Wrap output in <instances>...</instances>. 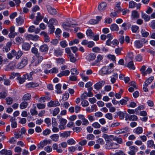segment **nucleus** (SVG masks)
Masks as SVG:
<instances>
[{
    "mask_svg": "<svg viewBox=\"0 0 155 155\" xmlns=\"http://www.w3.org/2000/svg\"><path fill=\"white\" fill-rule=\"evenodd\" d=\"M86 34L88 37L94 41H97L99 39V35H95L91 30L88 29L86 31Z\"/></svg>",
    "mask_w": 155,
    "mask_h": 155,
    "instance_id": "1",
    "label": "nucleus"
},
{
    "mask_svg": "<svg viewBox=\"0 0 155 155\" xmlns=\"http://www.w3.org/2000/svg\"><path fill=\"white\" fill-rule=\"evenodd\" d=\"M148 43L147 40L144 38H142L141 40H136L134 42V45L135 47L137 48H140L143 46V44H147Z\"/></svg>",
    "mask_w": 155,
    "mask_h": 155,
    "instance_id": "2",
    "label": "nucleus"
},
{
    "mask_svg": "<svg viewBox=\"0 0 155 155\" xmlns=\"http://www.w3.org/2000/svg\"><path fill=\"white\" fill-rule=\"evenodd\" d=\"M71 26L73 27H76L74 28V33H76L78 31V28L77 27V25L76 24H73L68 22H64L62 24V26L63 28L65 30L68 31L69 29V28L71 27Z\"/></svg>",
    "mask_w": 155,
    "mask_h": 155,
    "instance_id": "3",
    "label": "nucleus"
},
{
    "mask_svg": "<svg viewBox=\"0 0 155 155\" xmlns=\"http://www.w3.org/2000/svg\"><path fill=\"white\" fill-rule=\"evenodd\" d=\"M28 61V59L26 57L23 58L19 63L15 65V67L18 69H21L27 64Z\"/></svg>",
    "mask_w": 155,
    "mask_h": 155,
    "instance_id": "4",
    "label": "nucleus"
},
{
    "mask_svg": "<svg viewBox=\"0 0 155 155\" xmlns=\"http://www.w3.org/2000/svg\"><path fill=\"white\" fill-rule=\"evenodd\" d=\"M103 56L101 54L97 55L96 60L91 64L92 66H98L100 62L102 60Z\"/></svg>",
    "mask_w": 155,
    "mask_h": 155,
    "instance_id": "5",
    "label": "nucleus"
},
{
    "mask_svg": "<svg viewBox=\"0 0 155 155\" xmlns=\"http://www.w3.org/2000/svg\"><path fill=\"white\" fill-rule=\"evenodd\" d=\"M59 121V128L61 130L64 129L66 127L65 125L67 122V120L64 118L63 119H61Z\"/></svg>",
    "mask_w": 155,
    "mask_h": 155,
    "instance_id": "6",
    "label": "nucleus"
},
{
    "mask_svg": "<svg viewBox=\"0 0 155 155\" xmlns=\"http://www.w3.org/2000/svg\"><path fill=\"white\" fill-rule=\"evenodd\" d=\"M39 37L37 35H33L31 34H26L25 36V38L27 40H37Z\"/></svg>",
    "mask_w": 155,
    "mask_h": 155,
    "instance_id": "7",
    "label": "nucleus"
},
{
    "mask_svg": "<svg viewBox=\"0 0 155 155\" xmlns=\"http://www.w3.org/2000/svg\"><path fill=\"white\" fill-rule=\"evenodd\" d=\"M47 9L48 12L51 15H54L57 14V12L56 9L51 7L50 5H46Z\"/></svg>",
    "mask_w": 155,
    "mask_h": 155,
    "instance_id": "8",
    "label": "nucleus"
},
{
    "mask_svg": "<svg viewBox=\"0 0 155 155\" xmlns=\"http://www.w3.org/2000/svg\"><path fill=\"white\" fill-rule=\"evenodd\" d=\"M111 72V70H109V68L107 66H104L101 69L100 73L102 75L108 74Z\"/></svg>",
    "mask_w": 155,
    "mask_h": 155,
    "instance_id": "9",
    "label": "nucleus"
},
{
    "mask_svg": "<svg viewBox=\"0 0 155 155\" xmlns=\"http://www.w3.org/2000/svg\"><path fill=\"white\" fill-rule=\"evenodd\" d=\"M51 142V140H44L42 141H41L40 143L38 145V148H42L48 144H50Z\"/></svg>",
    "mask_w": 155,
    "mask_h": 155,
    "instance_id": "10",
    "label": "nucleus"
},
{
    "mask_svg": "<svg viewBox=\"0 0 155 155\" xmlns=\"http://www.w3.org/2000/svg\"><path fill=\"white\" fill-rule=\"evenodd\" d=\"M96 57V54L93 53H91L87 56L86 59L88 61L90 62L94 60Z\"/></svg>",
    "mask_w": 155,
    "mask_h": 155,
    "instance_id": "11",
    "label": "nucleus"
},
{
    "mask_svg": "<svg viewBox=\"0 0 155 155\" xmlns=\"http://www.w3.org/2000/svg\"><path fill=\"white\" fill-rule=\"evenodd\" d=\"M138 119L137 117L134 114L131 115H127L125 116V120L126 121H136Z\"/></svg>",
    "mask_w": 155,
    "mask_h": 155,
    "instance_id": "12",
    "label": "nucleus"
},
{
    "mask_svg": "<svg viewBox=\"0 0 155 155\" xmlns=\"http://www.w3.org/2000/svg\"><path fill=\"white\" fill-rule=\"evenodd\" d=\"M130 151L128 152L129 154L134 155L136 152L138 150L137 147L134 146H131L129 147Z\"/></svg>",
    "mask_w": 155,
    "mask_h": 155,
    "instance_id": "13",
    "label": "nucleus"
},
{
    "mask_svg": "<svg viewBox=\"0 0 155 155\" xmlns=\"http://www.w3.org/2000/svg\"><path fill=\"white\" fill-rule=\"evenodd\" d=\"M60 105V103L58 101H51L47 104L48 106L49 107L58 106Z\"/></svg>",
    "mask_w": 155,
    "mask_h": 155,
    "instance_id": "14",
    "label": "nucleus"
},
{
    "mask_svg": "<svg viewBox=\"0 0 155 155\" xmlns=\"http://www.w3.org/2000/svg\"><path fill=\"white\" fill-rule=\"evenodd\" d=\"M48 50V47L47 45L44 44L41 45L39 48V50L45 54L47 53Z\"/></svg>",
    "mask_w": 155,
    "mask_h": 155,
    "instance_id": "15",
    "label": "nucleus"
},
{
    "mask_svg": "<svg viewBox=\"0 0 155 155\" xmlns=\"http://www.w3.org/2000/svg\"><path fill=\"white\" fill-rule=\"evenodd\" d=\"M140 14L137 11L134 10L132 11L131 18L132 19L138 18Z\"/></svg>",
    "mask_w": 155,
    "mask_h": 155,
    "instance_id": "16",
    "label": "nucleus"
},
{
    "mask_svg": "<svg viewBox=\"0 0 155 155\" xmlns=\"http://www.w3.org/2000/svg\"><path fill=\"white\" fill-rule=\"evenodd\" d=\"M38 86L39 84L38 83L31 82L26 84V87L27 88H33L38 87Z\"/></svg>",
    "mask_w": 155,
    "mask_h": 155,
    "instance_id": "17",
    "label": "nucleus"
},
{
    "mask_svg": "<svg viewBox=\"0 0 155 155\" xmlns=\"http://www.w3.org/2000/svg\"><path fill=\"white\" fill-rule=\"evenodd\" d=\"M129 128L126 127L123 129L115 131L114 132L115 134H119L125 133L127 131Z\"/></svg>",
    "mask_w": 155,
    "mask_h": 155,
    "instance_id": "18",
    "label": "nucleus"
},
{
    "mask_svg": "<svg viewBox=\"0 0 155 155\" xmlns=\"http://www.w3.org/2000/svg\"><path fill=\"white\" fill-rule=\"evenodd\" d=\"M119 145L113 142L110 143L108 147H106V149H117L119 147Z\"/></svg>",
    "mask_w": 155,
    "mask_h": 155,
    "instance_id": "19",
    "label": "nucleus"
},
{
    "mask_svg": "<svg viewBox=\"0 0 155 155\" xmlns=\"http://www.w3.org/2000/svg\"><path fill=\"white\" fill-rule=\"evenodd\" d=\"M107 4L105 2L101 3L98 6V8L100 11H102L104 10L107 6Z\"/></svg>",
    "mask_w": 155,
    "mask_h": 155,
    "instance_id": "20",
    "label": "nucleus"
},
{
    "mask_svg": "<svg viewBox=\"0 0 155 155\" xmlns=\"http://www.w3.org/2000/svg\"><path fill=\"white\" fill-rule=\"evenodd\" d=\"M12 45V43L11 42H8L6 44V45L3 48V51L8 52L10 50V48Z\"/></svg>",
    "mask_w": 155,
    "mask_h": 155,
    "instance_id": "21",
    "label": "nucleus"
},
{
    "mask_svg": "<svg viewBox=\"0 0 155 155\" xmlns=\"http://www.w3.org/2000/svg\"><path fill=\"white\" fill-rule=\"evenodd\" d=\"M10 121L11 122V126L13 128H16L17 126V123L15 121V118L12 117L10 119Z\"/></svg>",
    "mask_w": 155,
    "mask_h": 155,
    "instance_id": "22",
    "label": "nucleus"
},
{
    "mask_svg": "<svg viewBox=\"0 0 155 155\" xmlns=\"http://www.w3.org/2000/svg\"><path fill=\"white\" fill-rule=\"evenodd\" d=\"M70 73V71L68 70H66L65 71H62L57 75L58 76L61 77L63 76H68Z\"/></svg>",
    "mask_w": 155,
    "mask_h": 155,
    "instance_id": "23",
    "label": "nucleus"
},
{
    "mask_svg": "<svg viewBox=\"0 0 155 155\" xmlns=\"http://www.w3.org/2000/svg\"><path fill=\"white\" fill-rule=\"evenodd\" d=\"M0 154L1 155H12V153L11 150L4 149L0 151Z\"/></svg>",
    "mask_w": 155,
    "mask_h": 155,
    "instance_id": "24",
    "label": "nucleus"
},
{
    "mask_svg": "<svg viewBox=\"0 0 155 155\" xmlns=\"http://www.w3.org/2000/svg\"><path fill=\"white\" fill-rule=\"evenodd\" d=\"M143 131V129L142 128L140 127H138L133 130V132L134 133L138 135L142 133Z\"/></svg>",
    "mask_w": 155,
    "mask_h": 155,
    "instance_id": "25",
    "label": "nucleus"
},
{
    "mask_svg": "<svg viewBox=\"0 0 155 155\" xmlns=\"http://www.w3.org/2000/svg\"><path fill=\"white\" fill-rule=\"evenodd\" d=\"M140 33L141 36L144 38L147 37L149 34V32L147 31L144 28H141Z\"/></svg>",
    "mask_w": 155,
    "mask_h": 155,
    "instance_id": "26",
    "label": "nucleus"
},
{
    "mask_svg": "<svg viewBox=\"0 0 155 155\" xmlns=\"http://www.w3.org/2000/svg\"><path fill=\"white\" fill-rule=\"evenodd\" d=\"M16 22L18 26L22 25L24 22V20L23 18L21 17H19L16 19Z\"/></svg>",
    "mask_w": 155,
    "mask_h": 155,
    "instance_id": "27",
    "label": "nucleus"
},
{
    "mask_svg": "<svg viewBox=\"0 0 155 155\" xmlns=\"http://www.w3.org/2000/svg\"><path fill=\"white\" fill-rule=\"evenodd\" d=\"M103 81H101L97 83L94 85V88L97 90H98L100 89L103 86Z\"/></svg>",
    "mask_w": 155,
    "mask_h": 155,
    "instance_id": "28",
    "label": "nucleus"
},
{
    "mask_svg": "<svg viewBox=\"0 0 155 155\" xmlns=\"http://www.w3.org/2000/svg\"><path fill=\"white\" fill-rule=\"evenodd\" d=\"M32 75V73H30L29 74L27 73L23 75V77H24L25 79H27L28 80L31 81L33 79Z\"/></svg>",
    "mask_w": 155,
    "mask_h": 155,
    "instance_id": "29",
    "label": "nucleus"
},
{
    "mask_svg": "<svg viewBox=\"0 0 155 155\" xmlns=\"http://www.w3.org/2000/svg\"><path fill=\"white\" fill-rule=\"evenodd\" d=\"M52 148L54 150H56L57 152L58 153H61L63 152V150L60 148H58V145L57 143L53 144Z\"/></svg>",
    "mask_w": 155,
    "mask_h": 155,
    "instance_id": "30",
    "label": "nucleus"
},
{
    "mask_svg": "<svg viewBox=\"0 0 155 155\" xmlns=\"http://www.w3.org/2000/svg\"><path fill=\"white\" fill-rule=\"evenodd\" d=\"M153 79L154 77L153 76L149 77L145 82V84L146 86H148L149 84H151Z\"/></svg>",
    "mask_w": 155,
    "mask_h": 155,
    "instance_id": "31",
    "label": "nucleus"
},
{
    "mask_svg": "<svg viewBox=\"0 0 155 155\" xmlns=\"http://www.w3.org/2000/svg\"><path fill=\"white\" fill-rule=\"evenodd\" d=\"M28 104L27 102L24 101L21 103L20 104L19 107L21 109H24L27 107Z\"/></svg>",
    "mask_w": 155,
    "mask_h": 155,
    "instance_id": "32",
    "label": "nucleus"
},
{
    "mask_svg": "<svg viewBox=\"0 0 155 155\" xmlns=\"http://www.w3.org/2000/svg\"><path fill=\"white\" fill-rule=\"evenodd\" d=\"M113 140L115 141L119 144H121L123 143V140L120 137H117L116 136H114L113 137Z\"/></svg>",
    "mask_w": 155,
    "mask_h": 155,
    "instance_id": "33",
    "label": "nucleus"
},
{
    "mask_svg": "<svg viewBox=\"0 0 155 155\" xmlns=\"http://www.w3.org/2000/svg\"><path fill=\"white\" fill-rule=\"evenodd\" d=\"M130 28L133 33H136L139 29V27L136 25H132Z\"/></svg>",
    "mask_w": 155,
    "mask_h": 155,
    "instance_id": "34",
    "label": "nucleus"
},
{
    "mask_svg": "<svg viewBox=\"0 0 155 155\" xmlns=\"http://www.w3.org/2000/svg\"><path fill=\"white\" fill-rule=\"evenodd\" d=\"M48 25H53L57 24V21L54 18H51L49 21Z\"/></svg>",
    "mask_w": 155,
    "mask_h": 155,
    "instance_id": "35",
    "label": "nucleus"
},
{
    "mask_svg": "<svg viewBox=\"0 0 155 155\" xmlns=\"http://www.w3.org/2000/svg\"><path fill=\"white\" fill-rule=\"evenodd\" d=\"M110 29L112 31H117L119 30V27L117 24H114L111 25Z\"/></svg>",
    "mask_w": 155,
    "mask_h": 155,
    "instance_id": "36",
    "label": "nucleus"
},
{
    "mask_svg": "<svg viewBox=\"0 0 155 155\" xmlns=\"http://www.w3.org/2000/svg\"><path fill=\"white\" fill-rule=\"evenodd\" d=\"M22 48L25 51L28 50L30 48V45L28 43H24L22 46Z\"/></svg>",
    "mask_w": 155,
    "mask_h": 155,
    "instance_id": "37",
    "label": "nucleus"
},
{
    "mask_svg": "<svg viewBox=\"0 0 155 155\" xmlns=\"http://www.w3.org/2000/svg\"><path fill=\"white\" fill-rule=\"evenodd\" d=\"M127 67L131 69L134 70L135 69V67L133 61H130L127 65Z\"/></svg>",
    "mask_w": 155,
    "mask_h": 155,
    "instance_id": "38",
    "label": "nucleus"
},
{
    "mask_svg": "<svg viewBox=\"0 0 155 155\" xmlns=\"http://www.w3.org/2000/svg\"><path fill=\"white\" fill-rule=\"evenodd\" d=\"M62 53V51L59 48L55 50L54 51V54L56 56L61 55Z\"/></svg>",
    "mask_w": 155,
    "mask_h": 155,
    "instance_id": "39",
    "label": "nucleus"
},
{
    "mask_svg": "<svg viewBox=\"0 0 155 155\" xmlns=\"http://www.w3.org/2000/svg\"><path fill=\"white\" fill-rule=\"evenodd\" d=\"M61 85L60 84H57L55 86V88L57 89L56 92L58 94H61L62 91H61Z\"/></svg>",
    "mask_w": 155,
    "mask_h": 155,
    "instance_id": "40",
    "label": "nucleus"
},
{
    "mask_svg": "<svg viewBox=\"0 0 155 155\" xmlns=\"http://www.w3.org/2000/svg\"><path fill=\"white\" fill-rule=\"evenodd\" d=\"M59 136L58 134H54L50 136V138L52 140L54 141H57L58 140Z\"/></svg>",
    "mask_w": 155,
    "mask_h": 155,
    "instance_id": "41",
    "label": "nucleus"
},
{
    "mask_svg": "<svg viewBox=\"0 0 155 155\" xmlns=\"http://www.w3.org/2000/svg\"><path fill=\"white\" fill-rule=\"evenodd\" d=\"M120 2H117L114 8L115 10L118 12H120L121 11V8L120 7Z\"/></svg>",
    "mask_w": 155,
    "mask_h": 155,
    "instance_id": "42",
    "label": "nucleus"
},
{
    "mask_svg": "<svg viewBox=\"0 0 155 155\" xmlns=\"http://www.w3.org/2000/svg\"><path fill=\"white\" fill-rule=\"evenodd\" d=\"M142 18L145 22L148 21L150 19V16L145 13L142 14Z\"/></svg>",
    "mask_w": 155,
    "mask_h": 155,
    "instance_id": "43",
    "label": "nucleus"
},
{
    "mask_svg": "<svg viewBox=\"0 0 155 155\" xmlns=\"http://www.w3.org/2000/svg\"><path fill=\"white\" fill-rule=\"evenodd\" d=\"M31 98V95L29 93L25 94L22 97V100L24 101L29 100Z\"/></svg>",
    "mask_w": 155,
    "mask_h": 155,
    "instance_id": "44",
    "label": "nucleus"
},
{
    "mask_svg": "<svg viewBox=\"0 0 155 155\" xmlns=\"http://www.w3.org/2000/svg\"><path fill=\"white\" fill-rule=\"evenodd\" d=\"M154 145V141L152 140H149L147 142V146L148 148H151Z\"/></svg>",
    "mask_w": 155,
    "mask_h": 155,
    "instance_id": "45",
    "label": "nucleus"
},
{
    "mask_svg": "<svg viewBox=\"0 0 155 155\" xmlns=\"http://www.w3.org/2000/svg\"><path fill=\"white\" fill-rule=\"evenodd\" d=\"M70 132L69 131H65L61 133L60 136L62 137H67L70 136Z\"/></svg>",
    "mask_w": 155,
    "mask_h": 155,
    "instance_id": "46",
    "label": "nucleus"
},
{
    "mask_svg": "<svg viewBox=\"0 0 155 155\" xmlns=\"http://www.w3.org/2000/svg\"><path fill=\"white\" fill-rule=\"evenodd\" d=\"M133 58V55L132 53H128L126 57V59L128 60L132 61Z\"/></svg>",
    "mask_w": 155,
    "mask_h": 155,
    "instance_id": "47",
    "label": "nucleus"
},
{
    "mask_svg": "<svg viewBox=\"0 0 155 155\" xmlns=\"http://www.w3.org/2000/svg\"><path fill=\"white\" fill-rule=\"evenodd\" d=\"M31 51L36 56H38L40 54L38 53V49L36 48H31Z\"/></svg>",
    "mask_w": 155,
    "mask_h": 155,
    "instance_id": "48",
    "label": "nucleus"
},
{
    "mask_svg": "<svg viewBox=\"0 0 155 155\" xmlns=\"http://www.w3.org/2000/svg\"><path fill=\"white\" fill-rule=\"evenodd\" d=\"M92 51L95 53H102L101 50L98 47H95L92 48Z\"/></svg>",
    "mask_w": 155,
    "mask_h": 155,
    "instance_id": "49",
    "label": "nucleus"
},
{
    "mask_svg": "<svg viewBox=\"0 0 155 155\" xmlns=\"http://www.w3.org/2000/svg\"><path fill=\"white\" fill-rule=\"evenodd\" d=\"M95 138L94 136L92 134H89L86 136V139L89 140H94Z\"/></svg>",
    "mask_w": 155,
    "mask_h": 155,
    "instance_id": "50",
    "label": "nucleus"
},
{
    "mask_svg": "<svg viewBox=\"0 0 155 155\" xmlns=\"http://www.w3.org/2000/svg\"><path fill=\"white\" fill-rule=\"evenodd\" d=\"M137 5V3L134 1H130L129 2V7L130 8H135Z\"/></svg>",
    "mask_w": 155,
    "mask_h": 155,
    "instance_id": "51",
    "label": "nucleus"
},
{
    "mask_svg": "<svg viewBox=\"0 0 155 155\" xmlns=\"http://www.w3.org/2000/svg\"><path fill=\"white\" fill-rule=\"evenodd\" d=\"M143 56L142 54H139L137 55L135 57V59L138 61H141L143 59Z\"/></svg>",
    "mask_w": 155,
    "mask_h": 155,
    "instance_id": "52",
    "label": "nucleus"
},
{
    "mask_svg": "<svg viewBox=\"0 0 155 155\" xmlns=\"http://www.w3.org/2000/svg\"><path fill=\"white\" fill-rule=\"evenodd\" d=\"M128 101V99L127 97H125L124 99L120 100V103L122 105H125Z\"/></svg>",
    "mask_w": 155,
    "mask_h": 155,
    "instance_id": "53",
    "label": "nucleus"
},
{
    "mask_svg": "<svg viewBox=\"0 0 155 155\" xmlns=\"http://www.w3.org/2000/svg\"><path fill=\"white\" fill-rule=\"evenodd\" d=\"M7 96V93L5 91L0 92V99H4Z\"/></svg>",
    "mask_w": 155,
    "mask_h": 155,
    "instance_id": "54",
    "label": "nucleus"
},
{
    "mask_svg": "<svg viewBox=\"0 0 155 155\" xmlns=\"http://www.w3.org/2000/svg\"><path fill=\"white\" fill-rule=\"evenodd\" d=\"M68 56L69 57L68 58H69L70 61L71 62H74L76 61V58L74 57V55L73 54L69 55Z\"/></svg>",
    "mask_w": 155,
    "mask_h": 155,
    "instance_id": "55",
    "label": "nucleus"
},
{
    "mask_svg": "<svg viewBox=\"0 0 155 155\" xmlns=\"http://www.w3.org/2000/svg\"><path fill=\"white\" fill-rule=\"evenodd\" d=\"M60 111V109L58 107H56L54 108L53 110V112L52 113L53 115V116H56Z\"/></svg>",
    "mask_w": 155,
    "mask_h": 155,
    "instance_id": "56",
    "label": "nucleus"
},
{
    "mask_svg": "<svg viewBox=\"0 0 155 155\" xmlns=\"http://www.w3.org/2000/svg\"><path fill=\"white\" fill-rule=\"evenodd\" d=\"M96 143L101 145H103L104 144L105 142L103 139L99 138L96 140Z\"/></svg>",
    "mask_w": 155,
    "mask_h": 155,
    "instance_id": "57",
    "label": "nucleus"
},
{
    "mask_svg": "<svg viewBox=\"0 0 155 155\" xmlns=\"http://www.w3.org/2000/svg\"><path fill=\"white\" fill-rule=\"evenodd\" d=\"M92 126L95 128H99L101 127L100 124L97 122H95L93 123Z\"/></svg>",
    "mask_w": 155,
    "mask_h": 155,
    "instance_id": "58",
    "label": "nucleus"
},
{
    "mask_svg": "<svg viewBox=\"0 0 155 155\" xmlns=\"http://www.w3.org/2000/svg\"><path fill=\"white\" fill-rule=\"evenodd\" d=\"M117 115L119 116L120 119H123L124 117V113L121 111H119L117 113Z\"/></svg>",
    "mask_w": 155,
    "mask_h": 155,
    "instance_id": "59",
    "label": "nucleus"
},
{
    "mask_svg": "<svg viewBox=\"0 0 155 155\" xmlns=\"http://www.w3.org/2000/svg\"><path fill=\"white\" fill-rule=\"evenodd\" d=\"M6 101L7 104H8L10 105L12 104L13 99L12 97H8L6 99Z\"/></svg>",
    "mask_w": 155,
    "mask_h": 155,
    "instance_id": "60",
    "label": "nucleus"
},
{
    "mask_svg": "<svg viewBox=\"0 0 155 155\" xmlns=\"http://www.w3.org/2000/svg\"><path fill=\"white\" fill-rule=\"evenodd\" d=\"M67 142L68 144L69 145L74 144L76 143L75 141L72 138L68 140Z\"/></svg>",
    "mask_w": 155,
    "mask_h": 155,
    "instance_id": "61",
    "label": "nucleus"
},
{
    "mask_svg": "<svg viewBox=\"0 0 155 155\" xmlns=\"http://www.w3.org/2000/svg\"><path fill=\"white\" fill-rule=\"evenodd\" d=\"M17 79L18 80L20 84H23L24 82H25V80L24 78V77H23V76L22 78L20 77H19V76H18V77L17 78Z\"/></svg>",
    "mask_w": 155,
    "mask_h": 155,
    "instance_id": "62",
    "label": "nucleus"
},
{
    "mask_svg": "<svg viewBox=\"0 0 155 155\" xmlns=\"http://www.w3.org/2000/svg\"><path fill=\"white\" fill-rule=\"evenodd\" d=\"M30 113L32 115H36L38 114V112L35 108L31 109Z\"/></svg>",
    "mask_w": 155,
    "mask_h": 155,
    "instance_id": "63",
    "label": "nucleus"
},
{
    "mask_svg": "<svg viewBox=\"0 0 155 155\" xmlns=\"http://www.w3.org/2000/svg\"><path fill=\"white\" fill-rule=\"evenodd\" d=\"M105 117L109 120H111L113 119L112 114L109 113L106 114L105 115Z\"/></svg>",
    "mask_w": 155,
    "mask_h": 155,
    "instance_id": "64",
    "label": "nucleus"
}]
</instances>
